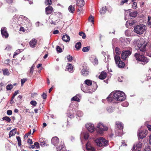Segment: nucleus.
<instances>
[{
	"instance_id": "774afa93",
	"label": "nucleus",
	"mask_w": 151,
	"mask_h": 151,
	"mask_svg": "<svg viewBox=\"0 0 151 151\" xmlns=\"http://www.w3.org/2000/svg\"><path fill=\"white\" fill-rule=\"evenodd\" d=\"M4 63L6 64H9V61L8 60H6L4 61Z\"/></svg>"
},
{
	"instance_id": "c9c22d12",
	"label": "nucleus",
	"mask_w": 151,
	"mask_h": 151,
	"mask_svg": "<svg viewBox=\"0 0 151 151\" xmlns=\"http://www.w3.org/2000/svg\"><path fill=\"white\" fill-rule=\"evenodd\" d=\"M2 119L8 122H10L11 120L10 118L7 116H5L3 117L2 118Z\"/></svg>"
},
{
	"instance_id": "ddd939ff",
	"label": "nucleus",
	"mask_w": 151,
	"mask_h": 151,
	"mask_svg": "<svg viewBox=\"0 0 151 151\" xmlns=\"http://www.w3.org/2000/svg\"><path fill=\"white\" fill-rule=\"evenodd\" d=\"M89 59L94 65H97L98 63L97 58L94 55H91L89 58Z\"/></svg>"
},
{
	"instance_id": "09e8293b",
	"label": "nucleus",
	"mask_w": 151,
	"mask_h": 151,
	"mask_svg": "<svg viewBox=\"0 0 151 151\" xmlns=\"http://www.w3.org/2000/svg\"><path fill=\"white\" fill-rule=\"evenodd\" d=\"M27 81L26 78H23L21 80V84L22 86L24 83Z\"/></svg>"
},
{
	"instance_id": "412c9836",
	"label": "nucleus",
	"mask_w": 151,
	"mask_h": 151,
	"mask_svg": "<svg viewBox=\"0 0 151 151\" xmlns=\"http://www.w3.org/2000/svg\"><path fill=\"white\" fill-rule=\"evenodd\" d=\"M81 73L82 75L84 76H86L88 74V71L87 70V68H84L82 69Z\"/></svg>"
},
{
	"instance_id": "c03bdc74",
	"label": "nucleus",
	"mask_w": 151,
	"mask_h": 151,
	"mask_svg": "<svg viewBox=\"0 0 151 151\" xmlns=\"http://www.w3.org/2000/svg\"><path fill=\"white\" fill-rule=\"evenodd\" d=\"M67 59L68 60V61L71 62L73 59V58L72 56H70L69 55L67 56Z\"/></svg>"
},
{
	"instance_id": "c756f323",
	"label": "nucleus",
	"mask_w": 151,
	"mask_h": 151,
	"mask_svg": "<svg viewBox=\"0 0 151 151\" xmlns=\"http://www.w3.org/2000/svg\"><path fill=\"white\" fill-rule=\"evenodd\" d=\"M81 43L80 42H77L75 45V47L77 50H79L81 47Z\"/></svg>"
},
{
	"instance_id": "de8ad7c7",
	"label": "nucleus",
	"mask_w": 151,
	"mask_h": 151,
	"mask_svg": "<svg viewBox=\"0 0 151 151\" xmlns=\"http://www.w3.org/2000/svg\"><path fill=\"white\" fill-rule=\"evenodd\" d=\"M19 91L18 90H17L16 91H15L14 94H13V95L12 96V100L13 99H14V97L15 96H16V95H17L19 93Z\"/></svg>"
},
{
	"instance_id": "cd10ccee",
	"label": "nucleus",
	"mask_w": 151,
	"mask_h": 151,
	"mask_svg": "<svg viewBox=\"0 0 151 151\" xmlns=\"http://www.w3.org/2000/svg\"><path fill=\"white\" fill-rule=\"evenodd\" d=\"M68 10L70 12L73 13L75 11V8L73 6L70 5L68 7Z\"/></svg>"
},
{
	"instance_id": "6e6552de",
	"label": "nucleus",
	"mask_w": 151,
	"mask_h": 151,
	"mask_svg": "<svg viewBox=\"0 0 151 151\" xmlns=\"http://www.w3.org/2000/svg\"><path fill=\"white\" fill-rule=\"evenodd\" d=\"M97 127L98 128V132L101 134L103 131L107 130V127L101 122H99L98 124Z\"/></svg>"
},
{
	"instance_id": "603ef678",
	"label": "nucleus",
	"mask_w": 151,
	"mask_h": 151,
	"mask_svg": "<svg viewBox=\"0 0 151 151\" xmlns=\"http://www.w3.org/2000/svg\"><path fill=\"white\" fill-rule=\"evenodd\" d=\"M47 95L46 93H43L42 95V97L44 99H45L47 98Z\"/></svg>"
},
{
	"instance_id": "e433bc0d",
	"label": "nucleus",
	"mask_w": 151,
	"mask_h": 151,
	"mask_svg": "<svg viewBox=\"0 0 151 151\" xmlns=\"http://www.w3.org/2000/svg\"><path fill=\"white\" fill-rule=\"evenodd\" d=\"M16 138L17 140V141L18 142V144L19 146H20L21 145V138L20 137L18 136H17L16 137Z\"/></svg>"
},
{
	"instance_id": "37998d69",
	"label": "nucleus",
	"mask_w": 151,
	"mask_h": 151,
	"mask_svg": "<svg viewBox=\"0 0 151 151\" xmlns=\"http://www.w3.org/2000/svg\"><path fill=\"white\" fill-rule=\"evenodd\" d=\"M56 50L57 52L59 53L61 52L62 51V49L59 46H57L56 47Z\"/></svg>"
},
{
	"instance_id": "c85d7f7f",
	"label": "nucleus",
	"mask_w": 151,
	"mask_h": 151,
	"mask_svg": "<svg viewBox=\"0 0 151 151\" xmlns=\"http://www.w3.org/2000/svg\"><path fill=\"white\" fill-rule=\"evenodd\" d=\"M20 18L22 19L23 20L25 21L26 22V23H29L30 22V20L27 17L24 16H21L20 17Z\"/></svg>"
},
{
	"instance_id": "dca6fc26",
	"label": "nucleus",
	"mask_w": 151,
	"mask_h": 151,
	"mask_svg": "<svg viewBox=\"0 0 151 151\" xmlns=\"http://www.w3.org/2000/svg\"><path fill=\"white\" fill-rule=\"evenodd\" d=\"M59 142V139L56 137H53L51 139L52 143L55 146L58 145Z\"/></svg>"
},
{
	"instance_id": "680f3d73",
	"label": "nucleus",
	"mask_w": 151,
	"mask_h": 151,
	"mask_svg": "<svg viewBox=\"0 0 151 151\" xmlns=\"http://www.w3.org/2000/svg\"><path fill=\"white\" fill-rule=\"evenodd\" d=\"M34 145L35 146L37 147H39V143L37 142H35Z\"/></svg>"
},
{
	"instance_id": "79ce46f5",
	"label": "nucleus",
	"mask_w": 151,
	"mask_h": 151,
	"mask_svg": "<svg viewBox=\"0 0 151 151\" xmlns=\"http://www.w3.org/2000/svg\"><path fill=\"white\" fill-rule=\"evenodd\" d=\"M13 88V85L12 84L8 85L6 86V89L7 90H10L12 89Z\"/></svg>"
},
{
	"instance_id": "393cba45",
	"label": "nucleus",
	"mask_w": 151,
	"mask_h": 151,
	"mask_svg": "<svg viewBox=\"0 0 151 151\" xmlns=\"http://www.w3.org/2000/svg\"><path fill=\"white\" fill-rule=\"evenodd\" d=\"M67 70L70 72H73V67L71 64H68V66H67Z\"/></svg>"
},
{
	"instance_id": "4468645a",
	"label": "nucleus",
	"mask_w": 151,
	"mask_h": 151,
	"mask_svg": "<svg viewBox=\"0 0 151 151\" xmlns=\"http://www.w3.org/2000/svg\"><path fill=\"white\" fill-rule=\"evenodd\" d=\"M142 143L141 142L139 141L134 145L133 147L132 150V151H133V150H138L140 148L142 147Z\"/></svg>"
},
{
	"instance_id": "20e7f679",
	"label": "nucleus",
	"mask_w": 151,
	"mask_h": 151,
	"mask_svg": "<svg viewBox=\"0 0 151 151\" xmlns=\"http://www.w3.org/2000/svg\"><path fill=\"white\" fill-rule=\"evenodd\" d=\"M147 42L144 39L138 40L137 42V46L140 51L144 52L146 50V47Z\"/></svg>"
},
{
	"instance_id": "9b49d317",
	"label": "nucleus",
	"mask_w": 151,
	"mask_h": 151,
	"mask_svg": "<svg viewBox=\"0 0 151 151\" xmlns=\"http://www.w3.org/2000/svg\"><path fill=\"white\" fill-rule=\"evenodd\" d=\"M147 132V131L146 130L139 131L138 133V137L142 139L146 136Z\"/></svg>"
},
{
	"instance_id": "f8f14e48",
	"label": "nucleus",
	"mask_w": 151,
	"mask_h": 151,
	"mask_svg": "<svg viewBox=\"0 0 151 151\" xmlns=\"http://www.w3.org/2000/svg\"><path fill=\"white\" fill-rule=\"evenodd\" d=\"M1 32L3 37L7 38L9 36V34L6 31V29L5 27L1 28Z\"/></svg>"
},
{
	"instance_id": "f257e3e1",
	"label": "nucleus",
	"mask_w": 151,
	"mask_h": 151,
	"mask_svg": "<svg viewBox=\"0 0 151 151\" xmlns=\"http://www.w3.org/2000/svg\"><path fill=\"white\" fill-rule=\"evenodd\" d=\"M126 96L125 93L122 91H114L111 92L107 98V100L110 103H119L125 100Z\"/></svg>"
},
{
	"instance_id": "58836bf2",
	"label": "nucleus",
	"mask_w": 151,
	"mask_h": 151,
	"mask_svg": "<svg viewBox=\"0 0 151 151\" xmlns=\"http://www.w3.org/2000/svg\"><path fill=\"white\" fill-rule=\"evenodd\" d=\"M67 116L69 118H70V119H72L74 118V113H71V112L69 113H67Z\"/></svg>"
},
{
	"instance_id": "a878e982",
	"label": "nucleus",
	"mask_w": 151,
	"mask_h": 151,
	"mask_svg": "<svg viewBox=\"0 0 151 151\" xmlns=\"http://www.w3.org/2000/svg\"><path fill=\"white\" fill-rule=\"evenodd\" d=\"M81 137H83L85 139H88L89 135L88 132H83L81 134Z\"/></svg>"
},
{
	"instance_id": "13d9d810",
	"label": "nucleus",
	"mask_w": 151,
	"mask_h": 151,
	"mask_svg": "<svg viewBox=\"0 0 151 151\" xmlns=\"http://www.w3.org/2000/svg\"><path fill=\"white\" fill-rule=\"evenodd\" d=\"M73 104H71L70 105V106H69V109L70 110H72V111H75V110H76V109H75V108L72 109V110L71 109V108H72L73 107Z\"/></svg>"
},
{
	"instance_id": "aec40b11",
	"label": "nucleus",
	"mask_w": 151,
	"mask_h": 151,
	"mask_svg": "<svg viewBox=\"0 0 151 151\" xmlns=\"http://www.w3.org/2000/svg\"><path fill=\"white\" fill-rule=\"evenodd\" d=\"M84 4L85 3L84 0H78L77 1L76 4L79 7L83 6Z\"/></svg>"
},
{
	"instance_id": "69168bd1",
	"label": "nucleus",
	"mask_w": 151,
	"mask_h": 151,
	"mask_svg": "<svg viewBox=\"0 0 151 151\" xmlns=\"http://www.w3.org/2000/svg\"><path fill=\"white\" fill-rule=\"evenodd\" d=\"M59 33V31L58 30H56L53 32V33L54 34H57Z\"/></svg>"
},
{
	"instance_id": "052dcab7",
	"label": "nucleus",
	"mask_w": 151,
	"mask_h": 151,
	"mask_svg": "<svg viewBox=\"0 0 151 151\" xmlns=\"http://www.w3.org/2000/svg\"><path fill=\"white\" fill-rule=\"evenodd\" d=\"M27 142L29 144H32V140L30 139H29L27 140Z\"/></svg>"
},
{
	"instance_id": "39448f33",
	"label": "nucleus",
	"mask_w": 151,
	"mask_h": 151,
	"mask_svg": "<svg viewBox=\"0 0 151 151\" xmlns=\"http://www.w3.org/2000/svg\"><path fill=\"white\" fill-rule=\"evenodd\" d=\"M146 30V26L143 24H140L134 27V32L137 34L141 35Z\"/></svg>"
},
{
	"instance_id": "8fccbe9b",
	"label": "nucleus",
	"mask_w": 151,
	"mask_h": 151,
	"mask_svg": "<svg viewBox=\"0 0 151 151\" xmlns=\"http://www.w3.org/2000/svg\"><path fill=\"white\" fill-rule=\"evenodd\" d=\"M150 147L147 145L145 147L143 151H150Z\"/></svg>"
},
{
	"instance_id": "338daca9",
	"label": "nucleus",
	"mask_w": 151,
	"mask_h": 151,
	"mask_svg": "<svg viewBox=\"0 0 151 151\" xmlns=\"http://www.w3.org/2000/svg\"><path fill=\"white\" fill-rule=\"evenodd\" d=\"M147 127L149 130L151 131V125H147Z\"/></svg>"
},
{
	"instance_id": "2eb2a0df",
	"label": "nucleus",
	"mask_w": 151,
	"mask_h": 151,
	"mask_svg": "<svg viewBox=\"0 0 151 151\" xmlns=\"http://www.w3.org/2000/svg\"><path fill=\"white\" fill-rule=\"evenodd\" d=\"M37 42V40L35 38L31 40L29 42L30 46L32 48H34L35 47Z\"/></svg>"
},
{
	"instance_id": "1a4fd4ad",
	"label": "nucleus",
	"mask_w": 151,
	"mask_h": 151,
	"mask_svg": "<svg viewBox=\"0 0 151 151\" xmlns=\"http://www.w3.org/2000/svg\"><path fill=\"white\" fill-rule=\"evenodd\" d=\"M114 59L116 64L117 65L118 67L123 68L124 67L125 64L121 60L120 57L116 55L114 57Z\"/></svg>"
},
{
	"instance_id": "4be33fe9",
	"label": "nucleus",
	"mask_w": 151,
	"mask_h": 151,
	"mask_svg": "<svg viewBox=\"0 0 151 151\" xmlns=\"http://www.w3.org/2000/svg\"><path fill=\"white\" fill-rule=\"evenodd\" d=\"M63 40L65 42L69 41L70 40V37L67 35H63L62 37Z\"/></svg>"
},
{
	"instance_id": "5fc2aeb1",
	"label": "nucleus",
	"mask_w": 151,
	"mask_h": 151,
	"mask_svg": "<svg viewBox=\"0 0 151 151\" xmlns=\"http://www.w3.org/2000/svg\"><path fill=\"white\" fill-rule=\"evenodd\" d=\"M128 0H122L121 3L120 5H123L124 3L127 2L128 1Z\"/></svg>"
},
{
	"instance_id": "f704fd0d",
	"label": "nucleus",
	"mask_w": 151,
	"mask_h": 151,
	"mask_svg": "<svg viewBox=\"0 0 151 151\" xmlns=\"http://www.w3.org/2000/svg\"><path fill=\"white\" fill-rule=\"evenodd\" d=\"M3 74L4 75H8L9 74V71L7 69L3 70Z\"/></svg>"
},
{
	"instance_id": "5701e85b",
	"label": "nucleus",
	"mask_w": 151,
	"mask_h": 151,
	"mask_svg": "<svg viewBox=\"0 0 151 151\" xmlns=\"http://www.w3.org/2000/svg\"><path fill=\"white\" fill-rule=\"evenodd\" d=\"M57 151H66L65 147L64 145H60L57 148Z\"/></svg>"
},
{
	"instance_id": "864d4df0",
	"label": "nucleus",
	"mask_w": 151,
	"mask_h": 151,
	"mask_svg": "<svg viewBox=\"0 0 151 151\" xmlns=\"http://www.w3.org/2000/svg\"><path fill=\"white\" fill-rule=\"evenodd\" d=\"M137 5L136 2H133L132 7L134 9H136L137 8Z\"/></svg>"
},
{
	"instance_id": "6ab92c4d",
	"label": "nucleus",
	"mask_w": 151,
	"mask_h": 151,
	"mask_svg": "<svg viewBox=\"0 0 151 151\" xmlns=\"http://www.w3.org/2000/svg\"><path fill=\"white\" fill-rule=\"evenodd\" d=\"M116 124L117 127L120 130V132H122V129L123 128V126L122 123L119 121H117L116 122Z\"/></svg>"
},
{
	"instance_id": "0e129e2a",
	"label": "nucleus",
	"mask_w": 151,
	"mask_h": 151,
	"mask_svg": "<svg viewBox=\"0 0 151 151\" xmlns=\"http://www.w3.org/2000/svg\"><path fill=\"white\" fill-rule=\"evenodd\" d=\"M31 131H30V132H28V133L26 134L25 135V137H28V136L29 135H30L31 134Z\"/></svg>"
},
{
	"instance_id": "7ed1b4c3",
	"label": "nucleus",
	"mask_w": 151,
	"mask_h": 151,
	"mask_svg": "<svg viewBox=\"0 0 151 151\" xmlns=\"http://www.w3.org/2000/svg\"><path fill=\"white\" fill-rule=\"evenodd\" d=\"M134 57L137 60L140 61L141 64L145 65L149 61V59L143 55H140L138 53H136L134 54Z\"/></svg>"
},
{
	"instance_id": "bf43d9fd",
	"label": "nucleus",
	"mask_w": 151,
	"mask_h": 151,
	"mask_svg": "<svg viewBox=\"0 0 151 151\" xmlns=\"http://www.w3.org/2000/svg\"><path fill=\"white\" fill-rule=\"evenodd\" d=\"M136 22L134 21H131L130 22H129V24L130 26H132V25L135 24V23Z\"/></svg>"
},
{
	"instance_id": "6e6d98bb",
	"label": "nucleus",
	"mask_w": 151,
	"mask_h": 151,
	"mask_svg": "<svg viewBox=\"0 0 151 151\" xmlns=\"http://www.w3.org/2000/svg\"><path fill=\"white\" fill-rule=\"evenodd\" d=\"M40 145L42 147H43L46 145V142L45 141H43L40 142Z\"/></svg>"
},
{
	"instance_id": "0eeeda50",
	"label": "nucleus",
	"mask_w": 151,
	"mask_h": 151,
	"mask_svg": "<svg viewBox=\"0 0 151 151\" xmlns=\"http://www.w3.org/2000/svg\"><path fill=\"white\" fill-rule=\"evenodd\" d=\"M132 51V49L130 48L129 50L123 51L121 54L122 59L123 60H126L128 57L131 55Z\"/></svg>"
},
{
	"instance_id": "a211bd4d",
	"label": "nucleus",
	"mask_w": 151,
	"mask_h": 151,
	"mask_svg": "<svg viewBox=\"0 0 151 151\" xmlns=\"http://www.w3.org/2000/svg\"><path fill=\"white\" fill-rule=\"evenodd\" d=\"M127 12V14L129 15L131 17H135L137 14V12L135 11L130 12L129 10H128Z\"/></svg>"
},
{
	"instance_id": "e2e57ef3",
	"label": "nucleus",
	"mask_w": 151,
	"mask_h": 151,
	"mask_svg": "<svg viewBox=\"0 0 151 151\" xmlns=\"http://www.w3.org/2000/svg\"><path fill=\"white\" fill-rule=\"evenodd\" d=\"M147 24L148 27L151 28V21H148Z\"/></svg>"
},
{
	"instance_id": "bb28decb",
	"label": "nucleus",
	"mask_w": 151,
	"mask_h": 151,
	"mask_svg": "<svg viewBox=\"0 0 151 151\" xmlns=\"http://www.w3.org/2000/svg\"><path fill=\"white\" fill-rule=\"evenodd\" d=\"M16 129H14L11 130L9 133V137H11L14 135L16 133Z\"/></svg>"
},
{
	"instance_id": "b1692460",
	"label": "nucleus",
	"mask_w": 151,
	"mask_h": 151,
	"mask_svg": "<svg viewBox=\"0 0 151 151\" xmlns=\"http://www.w3.org/2000/svg\"><path fill=\"white\" fill-rule=\"evenodd\" d=\"M106 76V73L104 72H102L101 73V74L99 76V78L101 79H105Z\"/></svg>"
},
{
	"instance_id": "473e14b6",
	"label": "nucleus",
	"mask_w": 151,
	"mask_h": 151,
	"mask_svg": "<svg viewBox=\"0 0 151 151\" xmlns=\"http://www.w3.org/2000/svg\"><path fill=\"white\" fill-rule=\"evenodd\" d=\"M71 101H75L79 102L80 101V99H79L78 97L77 96H76L71 99Z\"/></svg>"
},
{
	"instance_id": "72a5a7b5",
	"label": "nucleus",
	"mask_w": 151,
	"mask_h": 151,
	"mask_svg": "<svg viewBox=\"0 0 151 151\" xmlns=\"http://www.w3.org/2000/svg\"><path fill=\"white\" fill-rule=\"evenodd\" d=\"M106 7H104L102 8V9L100 10V13L101 14H104L106 12Z\"/></svg>"
},
{
	"instance_id": "4d7b16f0",
	"label": "nucleus",
	"mask_w": 151,
	"mask_h": 151,
	"mask_svg": "<svg viewBox=\"0 0 151 151\" xmlns=\"http://www.w3.org/2000/svg\"><path fill=\"white\" fill-rule=\"evenodd\" d=\"M7 114L8 115H11L12 114V111L11 110H8L7 111Z\"/></svg>"
},
{
	"instance_id": "ea45409f",
	"label": "nucleus",
	"mask_w": 151,
	"mask_h": 151,
	"mask_svg": "<svg viewBox=\"0 0 151 151\" xmlns=\"http://www.w3.org/2000/svg\"><path fill=\"white\" fill-rule=\"evenodd\" d=\"M115 51L116 54H117L118 55H120L121 53V52L120 51V50L118 47H117L116 48Z\"/></svg>"
},
{
	"instance_id": "7c9ffc66",
	"label": "nucleus",
	"mask_w": 151,
	"mask_h": 151,
	"mask_svg": "<svg viewBox=\"0 0 151 151\" xmlns=\"http://www.w3.org/2000/svg\"><path fill=\"white\" fill-rule=\"evenodd\" d=\"M114 108L112 106H109L107 107V111L109 113L112 112L113 111Z\"/></svg>"
},
{
	"instance_id": "f03ea898",
	"label": "nucleus",
	"mask_w": 151,
	"mask_h": 151,
	"mask_svg": "<svg viewBox=\"0 0 151 151\" xmlns=\"http://www.w3.org/2000/svg\"><path fill=\"white\" fill-rule=\"evenodd\" d=\"M84 84L88 86H90L92 85L90 87V89L89 90L87 88H85L82 85L81 86L82 90L84 92L86 93H91L92 92L95 91L97 88V86L95 82L92 81L90 80L87 79L84 82Z\"/></svg>"
},
{
	"instance_id": "f3484780",
	"label": "nucleus",
	"mask_w": 151,
	"mask_h": 151,
	"mask_svg": "<svg viewBox=\"0 0 151 151\" xmlns=\"http://www.w3.org/2000/svg\"><path fill=\"white\" fill-rule=\"evenodd\" d=\"M54 9L51 6H49L45 8V12L47 14H50L54 12Z\"/></svg>"
},
{
	"instance_id": "3c124183",
	"label": "nucleus",
	"mask_w": 151,
	"mask_h": 151,
	"mask_svg": "<svg viewBox=\"0 0 151 151\" xmlns=\"http://www.w3.org/2000/svg\"><path fill=\"white\" fill-rule=\"evenodd\" d=\"M34 69V66H32L30 68L29 71V73L30 74H32L33 72V70Z\"/></svg>"
},
{
	"instance_id": "a19ab883",
	"label": "nucleus",
	"mask_w": 151,
	"mask_h": 151,
	"mask_svg": "<svg viewBox=\"0 0 151 151\" xmlns=\"http://www.w3.org/2000/svg\"><path fill=\"white\" fill-rule=\"evenodd\" d=\"M79 35L80 36H82V37L83 39H85L86 37L85 34L82 32H80L79 33Z\"/></svg>"
},
{
	"instance_id": "4c0bfd02",
	"label": "nucleus",
	"mask_w": 151,
	"mask_h": 151,
	"mask_svg": "<svg viewBox=\"0 0 151 151\" xmlns=\"http://www.w3.org/2000/svg\"><path fill=\"white\" fill-rule=\"evenodd\" d=\"M83 112L80 111H78L76 113V115L79 117H81L83 115Z\"/></svg>"
},
{
	"instance_id": "49530a36",
	"label": "nucleus",
	"mask_w": 151,
	"mask_h": 151,
	"mask_svg": "<svg viewBox=\"0 0 151 151\" xmlns=\"http://www.w3.org/2000/svg\"><path fill=\"white\" fill-rule=\"evenodd\" d=\"M45 4L46 5H50L52 4V1L51 0H46Z\"/></svg>"
},
{
	"instance_id": "a18cd8bd",
	"label": "nucleus",
	"mask_w": 151,
	"mask_h": 151,
	"mask_svg": "<svg viewBox=\"0 0 151 151\" xmlns=\"http://www.w3.org/2000/svg\"><path fill=\"white\" fill-rule=\"evenodd\" d=\"M88 20L90 22L93 23L94 22V17L93 16H91L89 17L88 18Z\"/></svg>"
},
{
	"instance_id": "423d86ee",
	"label": "nucleus",
	"mask_w": 151,
	"mask_h": 151,
	"mask_svg": "<svg viewBox=\"0 0 151 151\" xmlns=\"http://www.w3.org/2000/svg\"><path fill=\"white\" fill-rule=\"evenodd\" d=\"M96 143L99 147L106 146L108 145V141L103 137H100L95 140Z\"/></svg>"
},
{
	"instance_id": "2f4dec72",
	"label": "nucleus",
	"mask_w": 151,
	"mask_h": 151,
	"mask_svg": "<svg viewBox=\"0 0 151 151\" xmlns=\"http://www.w3.org/2000/svg\"><path fill=\"white\" fill-rule=\"evenodd\" d=\"M90 48V46L84 47L82 49V51L84 52H88Z\"/></svg>"
},
{
	"instance_id": "9d476101",
	"label": "nucleus",
	"mask_w": 151,
	"mask_h": 151,
	"mask_svg": "<svg viewBox=\"0 0 151 151\" xmlns=\"http://www.w3.org/2000/svg\"><path fill=\"white\" fill-rule=\"evenodd\" d=\"M86 126L88 130L90 132H92L94 131V125L91 123L87 124Z\"/></svg>"
}]
</instances>
